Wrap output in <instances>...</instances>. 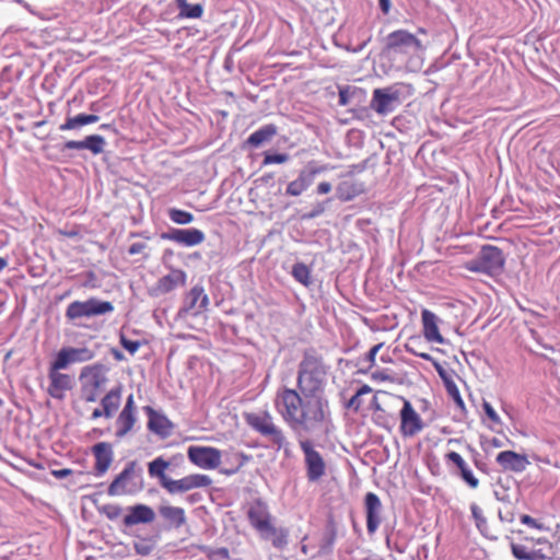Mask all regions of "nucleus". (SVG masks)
Here are the masks:
<instances>
[{
  "label": "nucleus",
  "instance_id": "obj_1",
  "mask_svg": "<svg viewBox=\"0 0 560 560\" xmlns=\"http://www.w3.org/2000/svg\"><path fill=\"white\" fill-rule=\"evenodd\" d=\"M325 378L322 364L305 359L300 364L298 389L283 387L277 392L275 408L294 433L320 436L330 432L332 419Z\"/></svg>",
  "mask_w": 560,
  "mask_h": 560
},
{
  "label": "nucleus",
  "instance_id": "obj_2",
  "mask_svg": "<svg viewBox=\"0 0 560 560\" xmlns=\"http://www.w3.org/2000/svg\"><path fill=\"white\" fill-rule=\"evenodd\" d=\"M385 51L393 57L405 58V67L409 71H418L422 68L424 46L420 39L406 30H397L389 33L385 39Z\"/></svg>",
  "mask_w": 560,
  "mask_h": 560
},
{
  "label": "nucleus",
  "instance_id": "obj_3",
  "mask_svg": "<svg viewBox=\"0 0 560 560\" xmlns=\"http://www.w3.org/2000/svg\"><path fill=\"white\" fill-rule=\"evenodd\" d=\"M108 368L102 363L85 365L81 369V397L86 402H95L105 390L108 380Z\"/></svg>",
  "mask_w": 560,
  "mask_h": 560
},
{
  "label": "nucleus",
  "instance_id": "obj_4",
  "mask_svg": "<svg viewBox=\"0 0 560 560\" xmlns=\"http://www.w3.org/2000/svg\"><path fill=\"white\" fill-rule=\"evenodd\" d=\"M246 420L252 429L258 432L278 450L285 448L289 445L285 433L275 422L273 417L268 411L249 413L247 415Z\"/></svg>",
  "mask_w": 560,
  "mask_h": 560
},
{
  "label": "nucleus",
  "instance_id": "obj_5",
  "mask_svg": "<svg viewBox=\"0 0 560 560\" xmlns=\"http://www.w3.org/2000/svg\"><path fill=\"white\" fill-rule=\"evenodd\" d=\"M298 443L303 453L306 478L310 482H317L326 475V462L316 450L313 441L305 433H296Z\"/></svg>",
  "mask_w": 560,
  "mask_h": 560
},
{
  "label": "nucleus",
  "instance_id": "obj_6",
  "mask_svg": "<svg viewBox=\"0 0 560 560\" xmlns=\"http://www.w3.org/2000/svg\"><path fill=\"white\" fill-rule=\"evenodd\" d=\"M142 470L137 467L135 460L129 462L124 470L112 481L108 494L112 497L132 493L140 489Z\"/></svg>",
  "mask_w": 560,
  "mask_h": 560
},
{
  "label": "nucleus",
  "instance_id": "obj_7",
  "mask_svg": "<svg viewBox=\"0 0 560 560\" xmlns=\"http://www.w3.org/2000/svg\"><path fill=\"white\" fill-rule=\"evenodd\" d=\"M114 311V305L108 301H101L96 298H91L86 301H73L66 310V317L69 320H75L79 318H91Z\"/></svg>",
  "mask_w": 560,
  "mask_h": 560
},
{
  "label": "nucleus",
  "instance_id": "obj_8",
  "mask_svg": "<svg viewBox=\"0 0 560 560\" xmlns=\"http://www.w3.org/2000/svg\"><path fill=\"white\" fill-rule=\"evenodd\" d=\"M504 266L502 250L492 245H486L481 248L478 257L467 264V269L475 272L487 275L499 273Z\"/></svg>",
  "mask_w": 560,
  "mask_h": 560
},
{
  "label": "nucleus",
  "instance_id": "obj_9",
  "mask_svg": "<svg viewBox=\"0 0 560 560\" xmlns=\"http://www.w3.org/2000/svg\"><path fill=\"white\" fill-rule=\"evenodd\" d=\"M402 86L404 84L397 83L392 86L375 89L372 95L371 108L378 115L393 113L400 104Z\"/></svg>",
  "mask_w": 560,
  "mask_h": 560
},
{
  "label": "nucleus",
  "instance_id": "obj_10",
  "mask_svg": "<svg viewBox=\"0 0 560 560\" xmlns=\"http://www.w3.org/2000/svg\"><path fill=\"white\" fill-rule=\"evenodd\" d=\"M208 305L209 296L205 293L203 287L197 284L186 294L178 315L180 317L198 316L207 310Z\"/></svg>",
  "mask_w": 560,
  "mask_h": 560
},
{
  "label": "nucleus",
  "instance_id": "obj_11",
  "mask_svg": "<svg viewBox=\"0 0 560 560\" xmlns=\"http://www.w3.org/2000/svg\"><path fill=\"white\" fill-rule=\"evenodd\" d=\"M188 459L202 469H215L221 464V451L211 446H189Z\"/></svg>",
  "mask_w": 560,
  "mask_h": 560
},
{
  "label": "nucleus",
  "instance_id": "obj_12",
  "mask_svg": "<svg viewBox=\"0 0 560 560\" xmlns=\"http://www.w3.org/2000/svg\"><path fill=\"white\" fill-rule=\"evenodd\" d=\"M61 370L63 369L56 366V364L52 362L50 363L48 370L49 386L47 392L52 398L58 400L65 399L66 393L70 390L74 385L73 377L61 373Z\"/></svg>",
  "mask_w": 560,
  "mask_h": 560
},
{
  "label": "nucleus",
  "instance_id": "obj_13",
  "mask_svg": "<svg viewBox=\"0 0 560 560\" xmlns=\"http://www.w3.org/2000/svg\"><path fill=\"white\" fill-rule=\"evenodd\" d=\"M399 399L402 401V408L399 413L400 433L406 438L415 436L423 430V421L409 400L404 397H399Z\"/></svg>",
  "mask_w": 560,
  "mask_h": 560
},
{
  "label": "nucleus",
  "instance_id": "obj_14",
  "mask_svg": "<svg viewBox=\"0 0 560 560\" xmlns=\"http://www.w3.org/2000/svg\"><path fill=\"white\" fill-rule=\"evenodd\" d=\"M94 357L95 352L88 347H63L58 351L52 363L66 370L71 364L88 362Z\"/></svg>",
  "mask_w": 560,
  "mask_h": 560
},
{
  "label": "nucleus",
  "instance_id": "obj_15",
  "mask_svg": "<svg viewBox=\"0 0 560 560\" xmlns=\"http://www.w3.org/2000/svg\"><path fill=\"white\" fill-rule=\"evenodd\" d=\"M211 483L212 479L209 476L202 474H192L178 480L171 479V481L165 485V489L170 493L174 494L187 492L197 488H207L211 486Z\"/></svg>",
  "mask_w": 560,
  "mask_h": 560
},
{
  "label": "nucleus",
  "instance_id": "obj_16",
  "mask_svg": "<svg viewBox=\"0 0 560 560\" xmlns=\"http://www.w3.org/2000/svg\"><path fill=\"white\" fill-rule=\"evenodd\" d=\"M137 422V407L135 404L133 395L130 394L125 402V406L120 413L118 415L115 425H116V433L115 435L118 439L124 438L127 435L132 429L133 425Z\"/></svg>",
  "mask_w": 560,
  "mask_h": 560
},
{
  "label": "nucleus",
  "instance_id": "obj_17",
  "mask_svg": "<svg viewBox=\"0 0 560 560\" xmlns=\"http://www.w3.org/2000/svg\"><path fill=\"white\" fill-rule=\"evenodd\" d=\"M163 240L174 242L178 245L192 247L201 244L206 236L205 233L198 229H171L168 232L162 234Z\"/></svg>",
  "mask_w": 560,
  "mask_h": 560
},
{
  "label": "nucleus",
  "instance_id": "obj_18",
  "mask_svg": "<svg viewBox=\"0 0 560 560\" xmlns=\"http://www.w3.org/2000/svg\"><path fill=\"white\" fill-rule=\"evenodd\" d=\"M247 516L250 525L261 535H265L268 529H271V515L267 504L262 501H255L248 508Z\"/></svg>",
  "mask_w": 560,
  "mask_h": 560
},
{
  "label": "nucleus",
  "instance_id": "obj_19",
  "mask_svg": "<svg viewBox=\"0 0 560 560\" xmlns=\"http://www.w3.org/2000/svg\"><path fill=\"white\" fill-rule=\"evenodd\" d=\"M364 508L366 513V529L373 535L382 522V502L377 494L368 492L364 498Z\"/></svg>",
  "mask_w": 560,
  "mask_h": 560
},
{
  "label": "nucleus",
  "instance_id": "obj_20",
  "mask_svg": "<svg viewBox=\"0 0 560 560\" xmlns=\"http://www.w3.org/2000/svg\"><path fill=\"white\" fill-rule=\"evenodd\" d=\"M106 145V140L101 135H91L83 140H69L63 144L65 150H89L94 155L101 154Z\"/></svg>",
  "mask_w": 560,
  "mask_h": 560
},
{
  "label": "nucleus",
  "instance_id": "obj_21",
  "mask_svg": "<svg viewBox=\"0 0 560 560\" xmlns=\"http://www.w3.org/2000/svg\"><path fill=\"white\" fill-rule=\"evenodd\" d=\"M497 463L505 470L522 472L529 465L525 455L513 451H503L497 455Z\"/></svg>",
  "mask_w": 560,
  "mask_h": 560
},
{
  "label": "nucleus",
  "instance_id": "obj_22",
  "mask_svg": "<svg viewBox=\"0 0 560 560\" xmlns=\"http://www.w3.org/2000/svg\"><path fill=\"white\" fill-rule=\"evenodd\" d=\"M129 513L124 517V525L127 527L148 524L154 521L155 513L152 508L145 504H136L128 509Z\"/></svg>",
  "mask_w": 560,
  "mask_h": 560
},
{
  "label": "nucleus",
  "instance_id": "obj_23",
  "mask_svg": "<svg viewBox=\"0 0 560 560\" xmlns=\"http://www.w3.org/2000/svg\"><path fill=\"white\" fill-rule=\"evenodd\" d=\"M95 457V471L97 476L104 475L113 462V447L109 443L100 442L92 448Z\"/></svg>",
  "mask_w": 560,
  "mask_h": 560
},
{
  "label": "nucleus",
  "instance_id": "obj_24",
  "mask_svg": "<svg viewBox=\"0 0 560 560\" xmlns=\"http://www.w3.org/2000/svg\"><path fill=\"white\" fill-rule=\"evenodd\" d=\"M421 319H422V325H423L424 338L430 342H436L440 345L445 343V339L440 334V330L438 327V322H439L438 316L433 312L424 308L421 312Z\"/></svg>",
  "mask_w": 560,
  "mask_h": 560
},
{
  "label": "nucleus",
  "instance_id": "obj_25",
  "mask_svg": "<svg viewBox=\"0 0 560 560\" xmlns=\"http://www.w3.org/2000/svg\"><path fill=\"white\" fill-rule=\"evenodd\" d=\"M144 410L149 417V430L162 438L168 436L173 429L172 422L164 415L156 412L152 407L148 406Z\"/></svg>",
  "mask_w": 560,
  "mask_h": 560
},
{
  "label": "nucleus",
  "instance_id": "obj_26",
  "mask_svg": "<svg viewBox=\"0 0 560 560\" xmlns=\"http://www.w3.org/2000/svg\"><path fill=\"white\" fill-rule=\"evenodd\" d=\"M186 282V273L180 269H173L168 275L162 277L156 283V291L165 294L177 287L184 285Z\"/></svg>",
  "mask_w": 560,
  "mask_h": 560
},
{
  "label": "nucleus",
  "instance_id": "obj_27",
  "mask_svg": "<svg viewBox=\"0 0 560 560\" xmlns=\"http://www.w3.org/2000/svg\"><path fill=\"white\" fill-rule=\"evenodd\" d=\"M122 386L116 385L101 399V407L105 410V418L110 419L121 404Z\"/></svg>",
  "mask_w": 560,
  "mask_h": 560
},
{
  "label": "nucleus",
  "instance_id": "obj_28",
  "mask_svg": "<svg viewBox=\"0 0 560 560\" xmlns=\"http://www.w3.org/2000/svg\"><path fill=\"white\" fill-rule=\"evenodd\" d=\"M445 457L448 462H452L458 468L462 479L470 488L476 489L479 486L478 478L474 476L472 470L458 453L450 452Z\"/></svg>",
  "mask_w": 560,
  "mask_h": 560
},
{
  "label": "nucleus",
  "instance_id": "obj_29",
  "mask_svg": "<svg viewBox=\"0 0 560 560\" xmlns=\"http://www.w3.org/2000/svg\"><path fill=\"white\" fill-rule=\"evenodd\" d=\"M329 165H319L315 161L308 162L299 173L296 177L303 187L307 190L314 183L317 175L330 170Z\"/></svg>",
  "mask_w": 560,
  "mask_h": 560
},
{
  "label": "nucleus",
  "instance_id": "obj_30",
  "mask_svg": "<svg viewBox=\"0 0 560 560\" xmlns=\"http://www.w3.org/2000/svg\"><path fill=\"white\" fill-rule=\"evenodd\" d=\"M278 132L277 126L269 124L254 131L247 139V143L254 148L269 142Z\"/></svg>",
  "mask_w": 560,
  "mask_h": 560
},
{
  "label": "nucleus",
  "instance_id": "obj_31",
  "mask_svg": "<svg viewBox=\"0 0 560 560\" xmlns=\"http://www.w3.org/2000/svg\"><path fill=\"white\" fill-rule=\"evenodd\" d=\"M160 515L176 528L182 527L186 523V515L183 508L172 505H161L159 508Z\"/></svg>",
  "mask_w": 560,
  "mask_h": 560
},
{
  "label": "nucleus",
  "instance_id": "obj_32",
  "mask_svg": "<svg viewBox=\"0 0 560 560\" xmlns=\"http://www.w3.org/2000/svg\"><path fill=\"white\" fill-rule=\"evenodd\" d=\"M363 191V184L355 180H342L337 186V196L342 201H350Z\"/></svg>",
  "mask_w": 560,
  "mask_h": 560
},
{
  "label": "nucleus",
  "instance_id": "obj_33",
  "mask_svg": "<svg viewBox=\"0 0 560 560\" xmlns=\"http://www.w3.org/2000/svg\"><path fill=\"white\" fill-rule=\"evenodd\" d=\"M100 120V116L94 114H79L73 117H68L63 124L59 126L61 131L78 129L84 125L94 124Z\"/></svg>",
  "mask_w": 560,
  "mask_h": 560
},
{
  "label": "nucleus",
  "instance_id": "obj_34",
  "mask_svg": "<svg viewBox=\"0 0 560 560\" xmlns=\"http://www.w3.org/2000/svg\"><path fill=\"white\" fill-rule=\"evenodd\" d=\"M170 463L166 462L162 457H158L151 463H149L148 471L151 477H156L160 479L161 486L165 489V485L171 481L165 475V470L168 468Z\"/></svg>",
  "mask_w": 560,
  "mask_h": 560
},
{
  "label": "nucleus",
  "instance_id": "obj_35",
  "mask_svg": "<svg viewBox=\"0 0 560 560\" xmlns=\"http://www.w3.org/2000/svg\"><path fill=\"white\" fill-rule=\"evenodd\" d=\"M182 19H199L203 13V7L200 3L190 4L187 0H175Z\"/></svg>",
  "mask_w": 560,
  "mask_h": 560
},
{
  "label": "nucleus",
  "instance_id": "obj_36",
  "mask_svg": "<svg viewBox=\"0 0 560 560\" xmlns=\"http://www.w3.org/2000/svg\"><path fill=\"white\" fill-rule=\"evenodd\" d=\"M158 540L155 537H137L133 540V548L137 555L147 557L150 556L156 548Z\"/></svg>",
  "mask_w": 560,
  "mask_h": 560
},
{
  "label": "nucleus",
  "instance_id": "obj_37",
  "mask_svg": "<svg viewBox=\"0 0 560 560\" xmlns=\"http://www.w3.org/2000/svg\"><path fill=\"white\" fill-rule=\"evenodd\" d=\"M261 536L265 537V538L271 537L272 538V545L276 548L281 549L284 546H287V544H288L289 530L287 528H283V527L277 528V527H275L272 525L271 529H268L267 533L265 535H261Z\"/></svg>",
  "mask_w": 560,
  "mask_h": 560
},
{
  "label": "nucleus",
  "instance_id": "obj_38",
  "mask_svg": "<svg viewBox=\"0 0 560 560\" xmlns=\"http://www.w3.org/2000/svg\"><path fill=\"white\" fill-rule=\"evenodd\" d=\"M291 275L298 282H300L304 287H310L312 284L311 270L303 262L294 264L292 267Z\"/></svg>",
  "mask_w": 560,
  "mask_h": 560
},
{
  "label": "nucleus",
  "instance_id": "obj_39",
  "mask_svg": "<svg viewBox=\"0 0 560 560\" xmlns=\"http://www.w3.org/2000/svg\"><path fill=\"white\" fill-rule=\"evenodd\" d=\"M511 549L517 560H538L540 558L536 550L528 549L523 545L511 544Z\"/></svg>",
  "mask_w": 560,
  "mask_h": 560
},
{
  "label": "nucleus",
  "instance_id": "obj_40",
  "mask_svg": "<svg viewBox=\"0 0 560 560\" xmlns=\"http://www.w3.org/2000/svg\"><path fill=\"white\" fill-rule=\"evenodd\" d=\"M167 215L172 222L179 225H186L194 221V215L190 212L177 208H170Z\"/></svg>",
  "mask_w": 560,
  "mask_h": 560
},
{
  "label": "nucleus",
  "instance_id": "obj_41",
  "mask_svg": "<svg viewBox=\"0 0 560 560\" xmlns=\"http://www.w3.org/2000/svg\"><path fill=\"white\" fill-rule=\"evenodd\" d=\"M470 511L477 528L483 532V528L487 527V518L483 516L482 510L476 503H471Z\"/></svg>",
  "mask_w": 560,
  "mask_h": 560
},
{
  "label": "nucleus",
  "instance_id": "obj_42",
  "mask_svg": "<svg viewBox=\"0 0 560 560\" xmlns=\"http://www.w3.org/2000/svg\"><path fill=\"white\" fill-rule=\"evenodd\" d=\"M446 389H447L448 395L455 401L456 406L458 408H460L462 410H464L465 409V404H464V400L462 399V396L459 394V390H458L457 386L454 383H452V382L451 383H446Z\"/></svg>",
  "mask_w": 560,
  "mask_h": 560
},
{
  "label": "nucleus",
  "instance_id": "obj_43",
  "mask_svg": "<svg viewBox=\"0 0 560 560\" xmlns=\"http://www.w3.org/2000/svg\"><path fill=\"white\" fill-rule=\"evenodd\" d=\"M306 189L303 187V185L299 182L298 178L290 182L285 188V194L288 196L292 197H299L301 196Z\"/></svg>",
  "mask_w": 560,
  "mask_h": 560
},
{
  "label": "nucleus",
  "instance_id": "obj_44",
  "mask_svg": "<svg viewBox=\"0 0 560 560\" xmlns=\"http://www.w3.org/2000/svg\"><path fill=\"white\" fill-rule=\"evenodd\" d=\"M289 160V155L285 153L266 154L264 158V164H282Z\"/></svg>",
  "mask_w": 560,
  "mask_h": 560
},
{
  "label": "nucleus",
  "instance_id": "obj_45",
  "mask_svg": "<svg viewBox=\"0 0 560 560\" xmlns=\"http://www.w3.org/2000/svg\"><path fill=\"white\" fill-rule=\"evenodd\" d=\"M201 550L207 553V557L211 560L214 559V557H221L223 559L229 558V550L224 547L218 548V549H211L208 547H201Z\"/></svg>",
  "mask_w": 560,
  "mask_h": 560
},
{
  "label": "nucleus",
  "instance_id": "obj_46",
  "mask_svg": "<svg viewBox=\"0 0 560 560\" xmlns=\"http://www.w3.org/2000/svg\"><path fill=\"white\" fill-rule=\"evenodd\" d=\"M482 408L488 418L495 424H501V419L490 402L483 400Z\"/></svg>",
  "mask_w": 560,
  "mask_h": 560
},
{
  "label": "nucleus",
  "instance_id": "obj_47",
  "mask_svg": "<svg viewBox=\"0 0 560 560\" xmlns=\"http://www.w3.org/2000/svg\"><path fill=\"white\" fill-rule=\"evenodd\" d=\"M121 346L129 351L131 354H135L140 348V342L137 340H130L126 338L124 335L120 336Z\"/></svg>",
  "mask_w": 560,
  "mask_h": 560
},
{
  "label": "nucleus",
  "instance_id": "obj_48",
  "mask_svg": "<svg viewBox=\"0 0 560 560\" xmlns=\"http://www.w3.org/2000/svg\"><path fill=\"white\" fill-rule=\"evenodd\" d=\"M325 209H326L325 203H324V202H318V203H316V205L313 207V209H312L310 212L304 213V214L302 215V218H303L304 220L315 219V218L319 217L320 214H323V213H324V211H325Z\"/></svg>",
  "mask_w": 560,
  "mask_h": 560
},
{
  "label": "nucleus",
  "instance_id": "obj_49",
  "mask_svg": "<svg viewBox=\"0 0 560 560\" xmlns=\"http://www.w3.org/2000/svg\"><path fill=\"white\" fill-rule=\"evenodd\" d=\"M148 248L147 243L138 242L130 245L128 253L130 255H138L143 254V258L147 259L149 257V254L145 253V249Z\"/></svg>",
  "mask_w": 560,
  "mask_h": 560
},
{
  "label": "nucleus",
  "instance_id": "obj_50",
  "mask_svg": "<svg viewBox=\"0 0 560 560\" xmlns=\"http://www.w3.org/2000/svg\"><path fill=\"white\" fill-rule=\"evenodd\" d=\"M103 511L109 520H115L120 516L122 509L119 505L109 504L104 506Z\"/></svg>",
  "mask_w": 560,
  "mask_h": 560
},
{
  "label": "nucleus",
  "instance_id": "obj_51",
  "mask_svg": "<svg viewBox=\"0 0 560 560\" xmlns=\"http://www.w3.org/2000/svg\"><path fill=\"white\" fill-rule=\"evenodd\" d=\"M521 523L524 524V525H527L532 528H536V529H542L544 526L541 523H539L537 520L533 518L532 516L527 515V514H523L521 515Z\"/></svg>",
  "mask_w": 560,
  "mask_h": 560
},
{
  "label": "nucleus",
  "instance_id": "obj_52",
  "mask_svg": "<svg viewBox=\"0 0 560 560\" xmlns=\"http://www.w3.org/2000/svg\"><path fill=\"white\" fill-rule=\"evenodd\" d=\"M236 457L240 458V463L237 465L236 468L234 469H225V470H222V472H224L225 475H233L235 474L245 463H247L249 460V456L245 455L244 453H238L236 454Z\"/></svg>",
  "mask_w": 560,
  "mask_h": 560
},
{
  "label": "nucleus",
  "instance_id": "obj_53",
  "mask_svg": "<svg viewBox=\"0 0 560 560\" xmlns=\"http://www.w3.org/2000/svg\"><path fill=\"white\" fill-rule=\"evenodd\" d=\"M383 347V343H377L373 346L370 351L366 353L365 361L369 362L370 365H373L375 363V357Z\"/></svg>",
  "mask_w": 560,
  "mask_h": 560
},
{
  "label": "nucleus",
  "instance_id": "obj_54",
  "mask_svg": "<svg viewBox=\"0 0 560 560\" xmlns=\"http://www.w3.org/2000/svg\"><path fill=\"white\" fill-rule=\"evenodd\" d=\"M332 187L331 184L328 182H322L317 185L316 192L318 195H326L331 191Z\"/></svg>",
  "mask_w": 560,
  "mask_h": 560
},
{
  "label": "nucleus",
  "instance_id": "obj_55",
  "mask_svg": "<svg viewBox=\"0 0 560 560\" xmlns=\"http://www.w3.org/2000/svg\"><path fill=\"white\" fill-rule=\"evenodd\" d=\"M406 348H407L408 352H410V353H412V354H415V355H417V357H419V358H421L423 360H427V361H431L432 360V357L429 353H425L423 351L418 352V351L413 350L410 345H407Z\"/></svg>",
  "mask_w": 560,
  "mask_h": 560
},
{
  "label": "nucleus",
  "instance_id": "obj_56",
  "mask_svg": "<svg viewBox=\"0 0 560 560\" xmlns=\"http://www.w3.org/2000/svg\"><path fill=\"white\" fill-rule=\"evenodd\" d=\"M348 406L351 407V408H354L355 410H358L361 406V399H360V396L355 393V395H353L349 402H348Z\"/></svg>",
  "mask_w": 560,
  "mask_h": 560
},
{
  "label": "nucleus",
  "instance_id": "obj_57",
  "mask_svg": "<svg viewBox=\"0 0 560 560\" xmlns=\"http://www.w3.org/2000/svg\"><path fill=\"white\" fill-rule=\"evenodd\" d=\"M71 474V470L68 468L52 470V475L59 479L65 478Z\"/></svg>",
  "mask_w": 560,
  "mask_h": 560
},
{
  "label": "nucleus",
  "instance_id": "obj_58",
  "mask_svg": "<svg viewBox=\"0 0 560 560\" xmlns=\"http://www.w3.org/2000/svg\"><path fill=\"white\" fill-rule=\"evenodd\" d=\"M380 8L384 14H388L390 10V0H378Z\"/></svg>",
  "mask_w": 560,
  "mask_h": 560
},
{
  "label": "nucleus",
  "instance_id": "obj_59",
  "mask_svg": "<svg viewBox=\"0 0 560 560\" xmlns=\"http://www.w3.org/2000/svg\"><path fill=\"white\" fill-rule=\"evenodd\" d=\"M339 104L342 106L348 104V92L343 89L339 90Z\"/></svg>",
  "mask_w": 560,
  "mask_h": 560
},
{
  "label": "nucleus",
  "instance_id": "obj_60",
  "mask_svg": "<svg viewBox=\"0 0 560 560\" xmlns=\"http://www.w3.org/2000/svg\"><path fill=\"white\" fill-rule=\"evenodd\" d=\"M499 518L502 521V522H508V523H511L513 522L514 520V515L512 512H508L505 514H503L502 512H499Z\"/></svg>",
  "mask_w": 560,
  "mask_h": 560
},
{
  "label": "nucleus",
  "instance_id": "obj_61",
  "mask_svg": "<svg viewBox=\"0 0 560 560\" xmlns=\"http://www.w3.org/2000/svg\"><path fill=\"white\" fill-rule=\"evenodd\" d=\"M103 412H105V410L103 409V407H101V408H95V409L93 410L92 415H91V419H92V420H95V419H98V418H101V417H105V413H103Z\"/></svg>",
  "mask_w": 560,
  "mask_h": 560
},
{
  "label": "nucleus",
  "instance_id": "obj_62",
  "mask_svg": "<svg viewBox=\"0 0 560 560\" xmlns=\"http://www.w3.org/2000/svg\"><path fill=\"white\" fill-rule=\"evenodd\" d=\"M494 497L499 501H503V502H508L509 501V497H508L506 493H500L499 491H494Z\"/></svg>",
  "mask_w": 560,
  "mask_h": 560
},
{
  "label": "nucleus",
  "instance_id": "obj_63",
  "mask_svg": "<svg viewBox=\"0 0 560 560\" xmlns=\"http://www.w3.org/2000/svg\"><path fill=\"white\" fill-rule=\"evenodd\" d=\"M371 390H372V389H371V387H370V386H368V385H363V386H362V387L357 392V394L361 397L362 395L368 394V393H370Z\"/></svg>",
  "mask_w": 560,
  "mask_h": 560
},
{
  "label": "nucleus",
  "instance_id": "obj_64",
  "mask_svg": "<svg viewBox=\"0 0 560 560\" xmlns=\"http://www.w3.org/2000/svg\"><path fill=\"white\" fill-rule=\"evenodd\" d=\"M113 355L116 360H122L124 359V355L120 351L118 350H113Z\"/></svg>",
  "mask_w": 560,
  "mask_h": 560
}]
</instances>
